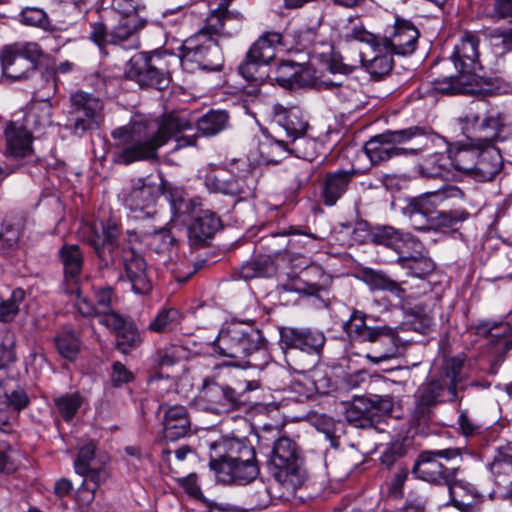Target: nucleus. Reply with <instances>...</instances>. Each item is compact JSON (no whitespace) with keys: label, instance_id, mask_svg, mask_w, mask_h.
Here are the masks:
<instances>
[{"label":"nucleus","instance_id":"6e6552de","mask_svg":"<svg viewBox=\"0 0 512 512\" xmlns=\"http://www.w3.org/2000/svg\"><path fill=\"white\" fill-rule=\"evenodd\" d=\"M264 341L260 330L242 323H230L221 328L211 343L212 354L241 360L247 358V364L257 366L250 358L256 353H266Z\"/></svg>","mask_w":512,"mask_h":512},{"label":"nucleus","instance_id":"bf43d9fd","mask_svg":"<svg viewBox=\"0 0 512 512\" xmlns=\"http://www.w3.org/2000/svg\"><path fill=\"white\" fill-rule=\"evenodd\" d=\"M304 282L308 289V296L318 297L326 290V275L321 267L312 265L301 270Z\"/></svg>","mask_w":512,"mask_h":512},{"label":"nucleus","instance_id":"aec40b11","mask_svg":"<svg viewBox=\"0 0 512 512\" xmlns=\"http://www.w3.org/2000/svg\"><path fill=\"white\" fill-rule=\"evenodd\" d=\"M225 195L247 199L254 195L258 183V169L246 159L234 160L231 163Z\"/></svg>","mask_w":512,"mask_h":512},{"label":"nucleus","instance_id":"2eb2a0df","mask_svg":"<svg viewBox=\"0 0 512 512\" xmlns=\"http://www.w3.org/2000/svg\"><path fill=\"white\" fill-rule=\"evenodd\" d=\"M65 128L73 135L81 137L87 131L96 130L102 122V101L90 93L77 91L70 96Z\"/></svg>","mask_w":512,"mask_h":512},{"label":"nucleus","instance_id":"412c9836","mask_svg":"<svg viewBox=\"0 0 512 512\" xmlns=\"http://www.w3.org/2000/svg\"><path fill=\"white\" fill-rule=\"evenodd\" d=\"M210 468L215 472L217 480L223 484L246 485L260 473L256 455L230 463L220 462Z\"/></svg>","mask_w":512,"mask_h":512},{"label":"nucleus","instance_id":"72a5a7b5","mask_svg":"<svg viewBox=\"0 0 512 512\" xmlns=\"http://www.w3.org/2000/svg\"><path fill=\"white\" fill-rule=\"evenodd\" d=\"M7 152L16 159L25 158L33 153L32 134L26 128L17 127L14 124L8 126L5 131Z\"/></svg>","mask_w":512,"mask_h":512},{"label":"nucleus","instance_id":"de8ad7c7","mask_svg":"<svg viewBox=\"0 0 512 512\" xmlns=\"http://www.w3.org/2000/svg\"><path fill=\"white\" fill-rule=\"evenodd\" d=\"M302 272H290L286 278L277 286L279 300L283 304H289V293H296L301 296H308V289L304 282Z\"/></svg>","mask_w":512,"mask_h":512},{"label":"nucleus","instance_id":"f8f14e48","mask_svg":"<svg viewBox=\"0 0 512 512\" xmlns=\"http://www.w3.org/2000/svg\"><path fill=\"white\" fill-rule=\"evenodd\" d=\"M170 201L172 209L175 212L181 211L183 199L181 190L173 187L166 181H162L158 186L146 181L144 178H138L131 181V184L123 192L124 205L133 212H145L150 215L158 197L159 191Z\"/></svg>","mask_w":512,"mask_h":512},{"label":"nucleus","instance_id":"79ce46f5","mask_svg":"<svg viewBox=\"0 0 512 512\" xmlns=\"http://www.w3.org/2000/svg\"><path fill=\"white\" fill-rule=\"evenodd\" d=\"M303 68L292 61L281 62L274 71L270 72L269 81H275L284 88L300 86L302 82Z\"/></svg>","mask_w":512,"mask_h":512},{"label":"nucleus","instance_id":"6e6d98bb","mask_svg":"<svg viewBox=\"0 0 512 512\" xmlns=\"http://www.w3.org/2000/svg\"><path fill=\"white\" fill-rule=\"evenodd\" d=\"M84 401L79 392L66 393L54 398L57 413L65 422H70L77 414Z\"/></svg>","mask_w":512,"mask_h":512},{"label":"nucleus","instance_id":"6ab92c4d","mask_svg":"<svg viewBox=\"0 0 512 512\" xmlns=\"http://www.w3.org/2000/svg\"><path fill=\"white\" fill-rule=\"evenodd\" d=\"M280 347L283 351L299 350L310 355H319L326 342L325 335L310 328L281 327Z\"/></svg>","mask_w":512,"mask_h":512},{"label":"nucleus","instance_id":"423d86ee","mask_svg":"<svg viewBox=\"0 0 512 512\" xmlns=\"http://www.w3.org/2000/svg\"><path fill=\"white\" fill-rule=\"evenodd\" d=\"M439 139L431 127L415 125L377 134L364 144L363 149L371 164L379 165L396 157L417 155Z\"/></svg>","mask_w":512,"mask_h":512},{"label":"nucleus","instance_id":"13d9d810","mask_svg":"<svg viewBox=\"0 0 512 512\" xmlns=\"http://www.w3.org/2000/svg\"><path fill=\"white\" fill-rule=\"evenodd\" d=\"M183 352L181 346L174 344L159 348L151 356L153 367L158 369L171 367L182 358Z\"/></svg>","mask_w":512,"mask_h":512},{"label":"nucleus","instance_id":"0eeeda50","mask_svg":"<svg viewBox=\"0 0 512 512\" xmlns=\"http://www.w3.org/2000/svg\"><path fill=\"white\" fill-rule=\"evenodd\" d=\"M221 36L222 24L219 18L208 17L204 26L183 42L182 66L190 71H221L224 65V55L218 43Z\"/></svg>","mask_w":512,"mask_h":512},{"label":"nucleus","instance_id":"a19ab883","mask_svg":"<svg viewBox=\"0 0 512 512\" xmlns=\"http://www.w3.org/2000/svg\"><path fill=\"white\" fill-rule=\"evenodd\" d=\"M54 343L58 353L69 361L76 360L81 351L80 337L69 325L63 326L57 332Z\"/></svg>","mask_w":512,"mask_h":512},{"label":"nucleus","instance_id":"0e129e2a","mask_svg":"<svg viewBox=\"0 0 512 512\" xmlns=\"http://www.w3.org/2000/svg\"><path fill=\"white\" fill-rule=\"evenodd\" d=\"M393 55L390 51L375 52V56L366 65L371 77L379 80L387 75L393 67Z\"/></svg>","mask_w":512,"mask_h":512},{"label":"nucleus","instance_id":"20e7f679","mask_svg":"<svg viewBox=\"0 0 512 512\" xmlns=\"http://www.w3.org/2000/svg\"><path fill=\"white\" fill-rule=\"evenodd\" d=\"M466 360L465 353L443 355L438 371L420 384L414 393V422L425 425L434 416L437 406L461 401L458 385L462 381L461 374Z\"/></svg>","mask_w":512,"mask_h":512},{"label":"nucleus","instance_id":"4468645a","mask_svg":"<svg viewBox=\"0 0 512 512\" xmlns=\"http://www.w3.org/2000/svg\"><path fill=\"white\" fill-rule=\"evenodd\" d=\"M126 74L141 88L164 90L171 82L165 58L156 52H140L132 56Z\"/></svg>","mask_w":512,"mask_h":512},{"label":"nucleus","instance_id":"39448f33","mask_svg":"<svg viewBox=\"0 0 512 512\" xmlns=\"http://www.w3.org/2000/svg\"><path fill=\"white\" fill-rule=\"evenodd\" d=\"M466 201L465 192L456 185H444L440 189L412 198L408 205L409 217L416 224L420 216L425 217L420 229H460L470 217V212L462 207Z\"/></svg>","mask_w":512,"mask_h":512},{"label":"nucleus","instance_id":"4d7b16f0","mask_svg":"<svg viewBox=\"0 0 512 512\" xmlns=\"http://www.w3.org/2000/svg\"><path fill=\"white\" fill-rule=\"evenodd\" d=\"M397 263L408 270L411 276L423 278L434 270L433 262L425 256H402L399 255Z\"/></svg>","mask_w":512,"mask_h":512},{"label":"nucleus","instance_id":"49530a36","mask_svg":"<svg viewBox=\"0 0 512 512\" xmlns=\"http://www.w3.org/2000/svg\"><path fill=\"white\" fill-rule=\"evenodd\" d=\"M109 476V471H95L88 477H84L83 483L77 491L76 500L81 505H90L95 499L96 491L108 480Z\"/></svg>","mask_w":512,"mask_h":512},{"label":"nucleus","instance_id":"864d4df0","mask_svg":"<svg viewBox=\"0 0 512 512\" xmlns=\"http://www.w3.org/2000/svg\"><path fill=\"white\" fill-rule=\"evenodd\" d=\"M407 329L427 334L433 325V316L423 304L415 305L407 313Z\"/></svg>","mask_w":512,"mask_h":512},{"label":"nucleus","instance_id":"cd10ccee","mask_svg":"<svg viewBox=\"0 0 512 512\" xmlns=\"http://www.w3.org/2000/svg\"><path fill=\"white\" fill-rule=\"evenodd\" d=\"M222 228L220 217L211 210H200L188 228L189 242L192 247H203Z\"/></svg>","mask_w":512,"mask_h":512},{"label":"nucleus","instance_id":"7c9ffc66","mask_svg":"<svg viewBox=\"0 0 512 512\" xmlns=\"http://www.w3.org/2000/svg\"><path fill=\"white\" fill-rule=\"evenodd\" d=\"M58 257L63 266L64 287L79 283L84 266V255L79 245H62L58 250Z\"/></svg>","mask_w":512,"mask_h":512},{"label":"nucleus","instance_id":"ea45409f","mask_svg":"<svg viewBox=\"0 0 512 512\" xmlns=\"http://www.w3.org/2000/svg\"><path fill=\"white\" fill-rule=\"evenodd\" d=\"M96 444L89 441L80 447L77 458L74 461V468L77 474L88 477L93 472L108 471L103 461L96 458Z\"/></svg>","mask_w":512,"mask_h":512},{"label":"nucleus","instance_id":"58836bf2","mask_svg":"<svg viewBox=\"0 0 512 512\" xmlns=\"http://www.w3.org/2000/svg\"><path fill=\"white\" fill-rule=\"evenodd\" d=\"M368 315L363 311L354 309L349 319L344 323V330L352 342L366 343L371 339L377 326L368 324Z\"/></svg>","mask_w":512,"mask_h":512},{"label":"nucleus","instance_id":"dca6fc26","mask_svg":"<svg viewBox=\"0 0 512 512\" xmlns=\"http://www.w3.org/2000/svg\"><path fill=\"white\" fill-rule=\"evenodd\" d=\"M199 405L204 411L213 414H225L250 406V399L244 392L218 383L214 378H205L198 397Z\"/></svg>","mask_w":512,"mask_h":512},{"label":"nucleus","instance_id":"a878e982","mask_svg":"<svg viewBox=\"0 0 512 512\" xmlns=\"http://www.w3.org/2000/svg\"><path fill=\"white\" fill-rule=\"evenodd\" d=\"M147 24V19L140 15H136L134 18L121 19L111 29V45L124 50L138 49L141 45L139 34Z\"/></svg>","mask_w":512,"mask_h":512},{"label":"nucleus","instance_id":"338daca9","mask_svg":"<svg viewBox=\"0 0 512 512\" xmlns=\"http://www.w3.org/2000/svg\"><path fill=\"white\" fill-rule=\"evenodd\" d=\"M407 453V448L403 442L395 441L385 446L380 456V463L387 469H391L393 466L398 468L400 463H404L402 460Z\"/></svg>","mask_w":512,"mask_h":512},{"label":"nucleus","instance_id":"f3484780","mask_svg":"<svg viewBox=\"0 0 512 512\" xmlns=\"http://www.w3.org/2000/svg\"><path fill=\"white\" fill-rule=\"evenodd\" d=\"M478 335L489 338L487 360L488 373L496 375L512 350V324L509 322L485 321L477 325Z\"/></svg>","mask_w":512,"mask_h":512},{"label":"nucleus","instance_id":"9d476101","mask_svg":"<svg viewBox=\"0 0 512 512\" xmlns=\"http://www.w3.org/2000/svg\"><path fill=\"white\" fill-rule=\"evenodd\" d=\"M462 453L459 448L421 451L412 467L416 479L433 486H444L450 483L460 471L459 462Z\"/></svg>","mask_w":512,"mask_h":512},{"label":"nucleus","instance_id":"3c124183","mask_svg":"<svg viewBox=\"0 0 512 512\" xmlns=\"http://www.w3.org/2000/svg\"><path fill=\"white\" fill-rule=\"evenodd\" d=\"M26 299V292L22 288H16L6 299L0 300V322L11 323L19 315L21 306Z\"/></svg>","mask_w":512,"mask_h":512},{"label":"nucleus","instance_id":"37998d69","mask_svg":"<svg viewBox=\"0 0 512 512\" xmlns=\"http://www.w3.org/2000/svg\"><path fill=\"white\" fill-rule=\"evenodd\" d=\"M229 124V114L225 110H209L196 121L198 132L203 136H215Z\"/></svg>","mask_w":512,"mask_h":512},{"label":"nucleus","instance_id":"052dcab7","mask_svg":"<svg viewBox=\"0 0 512 512\" xmlns=\"http://www.w3.org/2000/svg\"><path fill=\"white\" fill-rule=\"evenodd\" d=\"M315 427L325 435L333 448L336 449L340 446V437L343 432L342 422L324 415L315 420Z\"/></svg>","mask_w":512,"mask_h":512},{"label":"nucleus","instance_id":"b1692460","mask_svg":"<svg viewBox=\"0 0 512 512\" xmlns=\"http://www.w3.org/2000/svg\"><path fill=\"white\" fill-rule=\"evenodd\" d=\"M209 466L230 463L256 455L255 448L246 438L222 437L210 444Z\"/></svg>","mask_w":512,"mask_h":512},{"label":"nucleus","instance_id":"f704fd0d","mask_svg":"<svg viewBox=\"0 0 512 512\" xmlns=\"http://www.w3.org/2000/svg\"><path fill=\"white\" fill-rule=\"evenodd\" d=\"M444 487H447L449 495L446 505H452L463 512L475 505L477 494L474 488L469 483L458 480L457 476H454V479Z\"/></svg>","mask_w":512,"mask_h":512},{"label":"nucleus","instance_id":"5fc2aeb1","mask_svg":"<svg viewBox=\"0 0 512 512\" xmlns=\"http://www.w3.org/2000/svg\"><path fill=\"white\" fill-rule=\"evenodd\" d=\"M57 89L55 73L46 69L36 79L32 99L38 102H49L55 96Z\"/></svg>","mask_w":512,"mask_h":512},{"label":"nucleus","instance_id":"4c0bfd02","mask_svg":"<svg viewBox=\"0 0 512 512\" xmlns=\"http://www.w3.org/2000/svg\"><path fill=\"white\" fill-rule=\"evenodd\" d=\"M276 142L305 162L311 163L318 155L317 148L319 143L314 138L307 137L306 133L294 136L291 140H276Z\"/></svg>","mask_w":512,"mask_h":512},{"label":"nucleus","instance_id":"c85d7f7f","mask_svg":"<svg viewBox=\"0 0 512 512\" xmlns=\"http://www.w3.org/2000/svg\"><path fill=\"white\" fill-rule=\"evenodd\" d=\"M159 410L164 412V439L176 441L190 433L191 422L186 407L182 405L169 406L167 404H161Z\"/></svg>","mask_w":512,"mask_h":512},{"label":"nucleus","instance_id":"393cba45","mask_svg":"<svg viewBox=\"0 0 512 512\" xmlns=\"http://www.w3.org/2000/svg\"><path fill=\"white\" fill-rule=\"evenodd\" d=\"M372 334L371 339L365 343L371 346L365 354L367 359L378 364L396 356L399 340L396 329L387 325L377 326Z\"/></svg>","mask_w":512,"mask_h":512},{"label":"nucleus","instance_id":"5701e85b","mask_svg":"<svg viewBox=\"0 0 512 512\" xmlns=\"http://www.w3.org/2000/svg\"><path fill=\"white\" fill-rule=\"evenodd\" d=\"M357 175L358 171L354 168L326 172L319 183L322 203L327 207L335 206L349 191Z\"/></svg>","mask_w":512,"mask_h":512},{"label":"nucleus","instance_id":"774afa93","mask_svg":"<svg viewBox=\"0 0 512 512\" xmlns=\"http://www.w3.org/2000/svg\"><path fill=\"white\" fill-rule=\"evenodd\" d=\"M194 456H196V452L189 445H182L174 450V452L168 448H165L161 453L162 461L168 465L169 470L173 473L178 472L179 463L184 462L186 459Z\"/></svg>","mask_w":512,"mask_h":512},{"label":"nucleus","instance_id":"c756f323","mask_svg":"<svg viewBox=\"0 0 512 512\" xmlns=\"http://www.w3.org/2000/svg\"><path fill=\"white\" fill-rule=\"evenodd\" d=\"M488 468L497 486L512 489V441L497 448Z\"/></svg>","mask_w":512,"mask_h":512},{"label":"nucleus","instance_id":"a211bd4d","mask_svg":"<svg viewBox=\"0 0 512 512\" xmlns=\"http://www.w3.org/2000/svg\"><path fill=\"white\" fill-rule=\"evenodd\" d=\"M393 410V400L390 396L373 395L371 397H356L346 411L349 422L379 423L389 416Z\"/></svg>","mask_w":512,"mask_h":512},{"label":"nucleus","instance_id":"7ed1b4c3","mask_svg":"<svg viewBox=\"0 0 512 512\" xmlns=\"http://www.w3.org/2000/svg\"><path fill=\"white\" fill-rule=\"evenodd\" d=\"M458 121L466 135L478 136L480 153L472 178L479 182L493 180L503 168V158L495 144L512 137L510 114L479 101L473 102Z\"/></svg>","mask_w":512,"mask_h":512},{"label":"nucleus","instance_id":"f03ea898","mask_svg":"<svg viewBox=\"0 0 512 512\" xmlns=\"http://www.w3.org/2000/svg\"><path fill=\"white\" fill-rule=\"evenodd\" d=\"M120 235L121 223L110 215L88 224L85 241L93 249L99 270L120 268L123 273L119 280L129 282L135 294L148 295L153 290V281L144 256L131 244V237L136 234L128 232L127 243L119 242Z\"/></svg>","mask_w":512,"mask_h":512},{"label":"nucleus","instance_id":"8fccbe9b","mask_svg":"<svg viewBox=\"0 0 512 512\" xmlns=\"http://www.w3.org/2000/svg\"><path fill=\"white\" fill-rule=\"evenodd\" d=\"M20 17L23 24L50 32L55 38H58L57 33L62 30L61 28L53 25L48 14L40 8L26 7L21 11Z\"/></svg>","mask_w":512,"mask_h":512},{"label":"nucleus","instance_id":"e2e57ef3","mask_svg":"<svg viewBox=\"0 0 512 512\" xmlns=\"http://www.w3.org/2000/svg\"><path fill=\"white\" fill-rule=\"evenodd\" d=\"M287 173L292 187L301 189L310 182L313 176V168L309 162L298 160L289 165Z\"/></svg>","mask_w":512,"mask_h":512},{"label":"nucleus","instance_id":"ddd939ff","mask_svg":"<svg viewBox=\"0 0 512 512\" xmlns=\"http://www.w3.org/2000/svg\"><path fill=\"white\" fill-rule=\"evenodd\" d=\"M282 42V34L271 31L261 35L249 48L238 66V73L247 81L262 84L269 81L270 72L265 69L275 57V48Z\"/></svg>","mask_w":512,"mask_h":512},{"label":"nucleus","instance_id":"69168bd1","mask_svg":"<svg viewBox=\"0 0 512 512\" xmlns=\"http://www.w3.org/2000/svg\"><path fill=\"white\" fill-rule=\"evenodd\" d=\"M449 158L442 153H433L429 155L421 164L423 175L431 178L442 177L448 171Z\"/></svg>","mask_w":512,"mask_h":512},{"label":"nucleus","instance_id":"1a4fd4ad","mask_svg":"<svg viewBox=\"0 0 512 512\" xmlns=\"http://www.w3.org/2000/svg\"><path fill=\"white\" fill-rule=\"evenodd\" d=\"M269 470L288 490L302 486L307 479L304 457L299 445L287 436L277 438L269 455Z\"/></svg>","mask_w":512,"mask_h":512},{"label":"nucleus","instance_id":"c9c22d12","mask_svg":"<svg viewBox=\"0 0 512 512\" xmlns=\"http://www.w3.org/2000/svg\"><path fill=\"white\" fill-rule=\"evenodd\" d=\"M362 279L372 291H387L398 298L405 296L406 291L402 287L403 282L393 280L382 271L366 268L362 272Z\"/></svg>","mask_w":512,"mask_h":512},{"label":"nucleus","instance_id":"09e8293b","mask_svg":"<svg viewBox=\"0 0 512 512\" xmlns=\"http://www.w3.org/2000/svg\"><path fill=\"white\" fill-rule=\"evenodd\" d=\"M304 234L313 239L316 237L312 234L303 232L300 228L290 226L287 229H283L280 232L272 233L268 236L260 239V244L263 248H266L271 255H278L287 248L288 242L285 240L286 236Z\"/></svg>","mask_w":512,"mask_h":512},{"label":"nucleus","instance_id":"2f4dec72","mask_svg":"<svg viewBox=\"0 0 512 512\" xmlns=\"http://www.w3.org/2000/svg\"><path fill=\"white\" fill-rule=\"evenodd\" d=\"M0 64L3 76L11 81H21L35 73L33 64L8 45L0 50Z\"/></svg>","mask_w":512,"mask_h":512},{"label":"nucleus","instance_id":"4be33fe9","mask_svg":"<svg viewBox=\"0 0 512 512\" xmlns=\"http://www.w3.org/2000/svg\"><path fill=\"white\" fill-rule=\"evenodd\" d=\"M419 36L420 32L411 21L397 17L393 33L383 37L378 47L395 55H410L416 50Z\"/></svg>","mask_w":512,"mask_h":512},{"label":"nucleus","instance_id":"e433bc0d","mask_svg":"<svg viewBox=\"0 0 512 512\" xmlns=\"http://www.w3.org/2000/svg\"><path fill=\"white\" fill-rule=\"evenodd\" d=\"M183 314L174 307H162L149 322L147 331L156 334H169L179 329Z\"/></svg>","mask_w":512,"mask_h":512},{"label":"nucleus","instance_id":"f257e3e1","mask_svg":"<svg viewBox=\"0 0 512 512\" xmlns=\"http://www.w3.org/2000/svg\"><path fill=\"white\" fill-rule=\"evenodd\" d=\"M193 129V121L186 110H172L151 120L132 121L112 131L117 152L114 162L130 165L135 162L159 161L158 151L172 138L176 140L175 150L197 144V135H180Z\"/></svg>","mask_w":512,"mask_h":512},{"label":"nucleus","instance_id":"473e14b6","mask_svg":"<svg viewBox=\"0 0 512 512\" xmlns=\"http://www.w3.org/2000/svg\"><path fill=\"white\" fill-rule=\"evenodd\" d=\"M471 136L473 135H467V143L461 144L453 152L449 160L457 171L473 177L477 157L480 153V145H478V136H475V138H472Z\"/></svg>","mask_w":512,"mask_h":512},{"label":"nucleus","instance_id":"c03bdc74","mask_svg":"<svg viewBox=\"0 0 512 512\" xmlns=\"http://www.w3.org/2000/svg\"><path fill=\"white\" fill-rule=\"evenodd\" d=\"M277 272V266L270 255L255 258L240 267V277L250 280L257 277H272Z\"/></svg>","mask_w":512,"mask_h":512},{"label":"nucleus","instance_id":"a18cd8bd","mask_svg":"<svg viewBox=\"0 0 512 512\" xmlns=\"http://www.w3.org/2000/svg\"><path fill=\"white\" fill-rule=\"evenodd\" d=\"M143 343L142 333L133 321H129L117 334L115 348L122 354H129Z\"/></svg>","mask_w":512,"mask_h":512},{"label":"nucleus","instance_id":"9b49d317","mask_svg":"<svg viewBox=\"0 0 512 512\" xmlns=\"http://www.w3.org/2000/svg\"><path fill=\"white\" fill-rule=\"evenodd\" d=\"M479 36L474 32L466 31L461 36L459 43L454 47L451 60L462 75L473 76L476 88L472 92L482 96H491L494 94L497 86L494 78L478 76L477 70L482 66L479 61Z\"/></svg>","mask_w":512,"mask_h":512},{"label":"nucleus","instance_id":"680f3d73","mask_svg":"<svg viewBox=\"0 0 512 512\" xmlns=\"http://www.w3.org/2000/svg\"><path fill=\"white\" fill-rule=\"evenodd\" d=\"M322 85L333 90L337 98L342 102H351L357 98L359 83L352 78H346L344 81H323Z\"/></svg>","mask_w":512,"mask_h":512},{"label":"nucleus","instance_id":"bb28decb","mask_svg":"<svg viewBox=\"0 0 512 512\" xmlns=\"http://www.w3.org/2000/svg\"><path fill=\"white\" fill-rule=\"evenodd\" d=\"M272 122L285 132L282 140H291L294 136L306 133L309 127L303 113L297 106H284L276 103L271 108Z\"/></svg>","mask_w":512,"mask_h":512},{"label":"nucleus","instance_id":"603ef678","mask_svg":"<svg viewBox=\"0 0 512 512\" xmlns=\"http://www.w3.org/2000/svg\"><path fill=\"white\" fill-rule=\"evenodd\" d=\"M372 242L376 245H383L401 254V247L404 244L402 233L392 226H377L372 230Z\"/></svg>","mask_w":512,"mask_h":512}]
</instances>
